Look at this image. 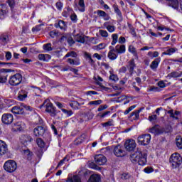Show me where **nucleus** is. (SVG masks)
Returning <instances> with one entry per match:
<instances>
[{"label":"nucleus","instance_id":"f257e3e1","mask_svg":"<svg viewBox=\"0 0 182 182\" xmlns=\"http://www.w3.org/2000/svg\"><path fill=\"white\" fill-rule=\"evenodd\" d=\"M132 163H138L139 166H146L147 164V154L141 151H137L130 155Z\"/></svg>","mask_w":182,"mask_h":182},{"label":"nucleus","instance_id":"f03ea898","mask_svg":"<svg viewBox=\"0 0 182 182\" xmlns=\"http://www.w3.org/2000/svg\"><path fill=\"white\" fill-rule=\"evenodd\" d=\"M43 107H46V112L49 113L52 117H55V116H56V108L50 101L46 100L43 103L40 105V109H42Z\"/></svg>","mask_w":182,"mask_h":182},{"label":"nucleus","instance_id":"7ed1b4c3","mask_svg":"<svg viewBox=\"0 0 182 182\" xmlns=\"http://www.w3.org/2000/svg\"><path fill=\"white\" fill-rule=\"evenodd\" d=\"M169 163L171 164L172 168L180 167V165L182 163L181 156L178 154H173L169 159Z\"/></svg>","mask_w":182,"mask_h":182},{"label":"nucleus","instance_id":"20e7f679","mask_svg":"<svg viewBox=\"0 0 182 182\" xmlns=\"http://www.w3.org/2000/svg\"><path fill=\"white\" fill-rule=\"evenodd\" d=\"M4 168L7 173H14L18 168V164L14 160H8L4 163Z\"/></svg>","mask_w":182,"mask_h":182},{"label":"nucleus","instance_id":"39448f33","mask_svg":"<svg viewBox=\"0 0 182 182\" xmlns=\"http://www.w3.org/2000/svg\"><path fill=\"white\" fill-rule=\"evenodd\" d=\"M22 82V75L16 73L11 75L9 78V83L11 86H19Z\"/></svg>","mask_w":182,"mask_h":182},{"label":"nucleus","instance_id":"423d86ee","mask_svg":"<svg viewBox=\"0 0 182 182\" xmlns=\"http://www.w3.org/2000/svg\"><path fill=\"white\" fill-rule=\"evenodd\" d=\"M151 140V135L150 134H144L138 136L137 141L141 146H147L150 144Z\"/></svg>","mask_w":182,"mask_h":182},{"label":"nucleus","instance_id":"0eeeda50","mask_svg":"<svg viewBox=\"0 0 182 182\" xmlns=\"http://www.w3.org/2000/svg\"><path fill=\"white\" fill-rule=\"evenodd\" d=\"M149 133H152L155 136H160V134H163V133H164L166 130L159 124H156L151 128H149Z\"/></svg>","mask_w":182,"mask_h":182},{"label":"nucleus","instance_id":"6e6552de","mask_svg":"<svg viewBox=\"0 0 182 182\" xmlns=\"http://www.w3.org/2000/svg\"><path fill=\"white\" fill-rule=\"evenodd\" d=\"M113 153L116 157H124V156H126V151L124 150V147L121 145H117L114 146Z\"/></svg>","mask_w":182,"mask_h":182},{"label":"nucleus","instance_id":"1a4fd4ad","mask_svg":"<svg viewBox=\"0 0 182 182\" xmlns=\"http://www.w3.org/2000/svg\"><path fill=\"white\" fill-rule=\"evenodd\" d=\"M9 72H12V70L5 68L0 69V83H6L9 76L8 73H9Z\"/></svg>","mask_w":182,"mask_h":182},{"label":"nucleus","instance_id":"9d476101","mask_svg":"<svg viewBox=\"0 0 182 182\" xmlns=\"http://www.w3.org/2000/svg\"><path fill=\"white\" fill-rule=\"evenodd\" d=\"M95 163L98 166H103L107 163V159L103 154L95 155L94 157Z\"/></svg>","mask_w":182,"mask_h":182},{"label":"nucleus","instance_id":"9b49d317","mask_svg":"<svg viewBox=\"0 0 182 182\" xmlns=\"http://www.w3.org/2000/svg\"><path fill=\"white\" fill-rule=\"evenodd\" d=\"M1 122L4 124H12V122H14V115L9 113L4 114L1 117Z\"/></svg>","mask_w":182,"mask_h":182},{"label":"nucleus","instance_id":"f8f14e48","mask_svg":"<svg viewBox=\"0 0 182 182\" xmlns=\"http://www.w3.org/2000/svg\"><path fill=\"white\" fill-rule=\"evenodd\" d=\"M136 141L134 139H128L124 143V147L127 151H133L136 149Z\"/></svg>","mask_w":182,"mask_h":182},{"label":"nucleus","instance_id":"ddd939ff","mask_svg":"<svg viewBox=\"0 0 182 182\" xmlns=\"http://www.w3.org/2000/svg\"><path fill=\"white\" fill-rule=\"evenodd\" d=\"M46 132V129L45 127L38 126L33 129V134L36 137H41V136H43L45 132Z\"/></svg>","mask_w":182,"mask_h":182},{"label":"nucleus","instance_id":"4468645a","mask_svg":"<svg viewBox=\"0 0 182 182\" xmlns=\"http://www.w3.org/2000/svg\"><path fill=\"white\" fill-rule=\"evenodd\" d=\"M75 9H78L80 12H85L86 6H85V0H79L78 4L77 3H74Z\"/></svg>","mask_w":182,"mask_h":182},{"label":"nucleus","instance_id":"2eb2a0df","mask_svg":"<svg viewBox=\"0 0 182 182\" xmlns=\"http://www.w3.org/2000/svg\"><path fill=\"white\" fill-rule=\"evenodd\" d=\"M141 110H144V107H141L139 109L133 112L129 116V120H139Z\"/></svg>","mask_w":182,"mask_h":182},{"label":"nucleus","instance_id":"dca6fc26","mask_svg":"<svg viewBox=\"0 0 182 182\" xmlns=\"http://www.w3.org/2000/svg\"><path fill=\"white\" fill-rule=\"evenodd\" d=\"M160 62H161V58L159 57L155 58L150 65V68L151 70L156 72V70H157V68H159V65H160Z\"/></svg>","mask_w":182,"mask_h":182},{"label":"nucleus","instance_id":"f3484780","mask_svg":"<svg viewBox=\"0 0 182 182\" xmlns=\"http://www.w3.org/2000/svg\"><path fill=\"white\" fill-rule=\"evenodd\" d=\"M8 153V145L5 141L0 140V156H4Z\"/></svg>","mask_w":182,"mask_h":182},{"label":"nucleus","instance_id":"a211bd4d","mask_svg":"<svg viewBox=\"0 0 182 182\" xmlns=\"http://www.w3.org/2000/svg\"><path fill=\"white\" fill-rule=\"evenodd\" d=\"M33 140V139H32L29 135H21L20 136V141L24 146H26L28 143H31Z\"/></svg>","mask_w":182,"mask_h":182},{"label":"nucleus","instance_id":"6ab92c4d","mask_svg":"<svg viewBox=\"0 0 182 182\" xmlns=\"http://www.w3.org/2000/svg\"><path fill=\"white\" fill-rule=\"evenodd\" d=\"M28 97V91L25 90H21L18 93V100H20V102H23Z\"/></svg>","mask_w":182,"mask_h":182},{"label":"nucleus","instance_id":"aec40b11","mask_svg":"<svg viewBox=\"0 0 182 182\" xmlns=\"http://www.w3.org/2000/svg\"><path fill=\"white\" fill-rule=\"evenodd\" d=\"M127 68L129 69V72L132 76L133 75V72L134 71V68H136V63H134V59H131L128 62V65H127Z\"/></svg>","mask_w":182,"mask_h":182},{"label":"nucleus","instance_id":"412c9836","mask_svg":"<svg viewBox=\"0 0 182 182\" xmlns=\"http://www.w3.org/2000/svg\"><path fill=\"white\" fill-rule=\"evenodd\" d=\"M97 15L100 18H103L104 21H109L110 19V16L107 14L105 11L102 10L97 11Z\"/></svg>","mask_w":182,"mask_h":182},{"label":"nucleus","instance_id":"4be33fe9","mask_svg":"<svg viewBox=\"0 0 182 182\" xmlns=\"http://www.w3.org/2000/svg\"><path fill=\"white\" fill-rule=\"evenodd\" d=\"M115 52H117V53L119 55H122V53H124L126 52V46L117 45L115 46Z\"/></svg>","mask_w":182,"mask_h":182},{"label":"nucleus","instance_id":"5701e85b","mask_svg":"<svg viewBox=\"0 0 182 182\" xmlns=\"http://www.w3.org/2000/svg\"><path fill=\"white\" fill-rule=\"evenodd\" d=\"M85 139H86V134H81L80 137L77 138L74 141L75 146H79V144H82V141H85Z\"/></svg>","mask_w":182,"mask_h":182},{"label":"nucleus","instance_id":"b1692460","mask_svg":"<svg viewBox=\"0 0 182 182\" xmlns=\"http://www.w3.org/2000/svg\"><path fill=\"white\" fill-rule=\"evenodd\" d=\"M112 8L115 14H117V16H119V19H123V14H122V11L119 9V6L117 4H113Z\"/></svg>","mask_w":182,"mask_h":182},{"label":"nucleus","instance_id":"393cba45","mask_svg":"<svg viewBox=\"0 0 182 182\" xmlns=\"http://www.w3.org/2000/svg\"><path fill=\"white\" fill-rule=\"evenodd\" d=\"M11 112L14 114H23V111L21 107L14 106L11 108Z\"/></svg>","mask_w":182,"mask_h":182},{"label":"nucleus","instance_id":"a878e982","mask_svg":"<svg viewBox=\"0 0 182 182\" xmlns=\"http://www.w3.org/2000/svg\"><path fill=\"white\" fill-rule=\"evenodd\" d=\"M168 2V5L171 6L174 9L178 8V0H166Z\"/></svg>","mask_w":182,"mask_h":182},{"label":"nucleus","instance_id":"bb28decb","mask_svg":"<svg viewBox=\"0 0 182 182\" xmlns=\"http://www.w3.org/2000/svg\"><path fill=\"white\" fill-rule=\"evenodd\" d=\"M100 176L97 174H92L88 179V182H100Z\"/></svg>","mask_w":182,"mask_h":182},{"label":"nucleus","instance_id":"cd10ccee","mask_svg":"<svg viewBox=\"0 0 182 182\" xmlns=\"http://www.w3.org/2000/svg\"><path fill=\"white\" fill-rule=\"evenodd\" d=\"M67 182H82V179L78 175H74L73 177L68 178Z\"/></svg>","mask_w":182,"mask_h":182},{"label":"nucleus","instance_id":"c85d7f7f","mask_svg":"<svg viewBox=\"0 0 182 182\" xmlns=\"http://www.w3.org/2000/svg\"><path fill=\"white\" fill-rule=\"evenodd\" d=\"M116 51H109L107 58L110 59V60H116L117 59V54L115 53Z\"/></svg>","mask_w":182,"mask_h":182},{"label":"nucleus","instance_id":"c756f323","mask_svg":"<svg viewBox=\"0 0 182 182\" xmlns=\"http://www.w3.org/2000/svg\"><path fill=\"white\" fill-rule=\"evenodd\" d=\"M83 105H85V102L79 103L77 101H73V102L70 103V106L73 109H79V106H83Z\"/></svg>","mask_w":182,"mask_h":182},{"label":"nucleus","instance_id":"7c9ffc66","mask_svg":"<svg viewBox=\"0 0 182 182\" xmlns=\"http://www.w3.org/2000/svg\"><path fill=\"white\" fill-rule=\"evenodd\" d=\"M67 62H68L70 65H75V66H79V65H80V60L79 59L74 60L72 58H68Z\"/></svg>","mask_w":182,"mask_h":182},{"label":"nucleus","instance_id":"2f4dec72","mask_svg":"<svg viewBox=\"0 0 182 182\" xmlns=\"http://www.w3.org/2000/svg\"><path fill=\"white\" fill-rule=\"evenodd\" d=\"M84 56L85 59L88 60V63H90L91 65H95V61L92 59V55H90V53L85 52L84 53Z\"/></svg>","mask_w":182,"mask_h":182},{"label":"nucleus","instance_id":"473e14b6","mask_svg":"<svg viewBox=\"0 0 182 182\" xmlns=\"http://www.w3.org/2000/svg\"><path fill=\"white\" fill-rule=\"evenodd\" d=\"M182 76V73H178L177 71H173V72H171V73H169L168 75V77H181Z\"/></svg>","mask_w":182,"mask_h":182},{"label":"nucleus","instance_id":"72a5a7b5","mask_svg":"<svg viewBox=\"0 0 182 182\" xmlns=\"http://www.w3.org/2000/svg\"><path fill=\"white\" fill-rule=\"evenodd\" d=\"M14 129L16 132H22L23 130V127H22V122H16L14 124Z\"/></svg>","mask_w":182,"mask_h":182},{"label":"nucleus","instance_id":"f704fd0d","mask_svg":"<svg viewBox=\"0 0 182 182\" xmlns=\"http://www.w3.org/2000/svg\"><path fill=\"white\" fill-rule=\"evenodd\" d=\"M55 28H58V26H59V28L62 30H65L66 29V23H65L63 20H60L58 24H55Z\"/></svg>","mask_w":182,"mask_h":182},{"label":"nucleus","instance_id":"c9c22d12","mask_svg":"<svg viewBox=\"0 0 182 182\" xmlns=\"http://www.w3.org/2000/svg\"><path fill=\"white\" fill-rule=\"evenodd\" d=\"M128 27L129 29V33L132 34L134 38H136L137 36V33H136V29L134 27H133V26L130 23H128Z\"/></svg>","mask_w":182,"mask_h":182},{"label":"nucleus","instance_id":"e433bc0d","mask_svg":"<svg viewBox=\"0 0 182 182\" xmlns=\"http://www.w3.org/2000/svg\"><path fill=\"white\" fill-rule=\"evenodd\" d=\"M8 11L6 10V8L4 6H1L0 8V19H4V16L6 15V13Z\"/></svg>","mask_w":182,"mask_h":182},{"label":"nucleus","instance_id":"4c0bfd02","mask_svg":"<svg viewBox=\"0 0 182 182\" xmlns=\"http://www.w3.org/2000/svg\"><path fill=\"white\" fill-rule=\"evenodd\" d=\"M129 52H130V53H132V55H134V56H135L136 58H139V55H137V51L136 50V48H134V46H129Z\"/></svg>","mask_w":182,"mask_h":182},{"label":"nucleus","instance_id":"58836bf2","mask_svg":"<svg viewBox=\"0 0 182 182\" xmlns=\"http://www.w3.org/2000/svg\"><path fill=\"white\" fill-rule=\"evenodd\" d=\"M43 48L44 50H46L47 52H50V50H53V48H52V43H50L44 44Z\"/></svg>","mask_w":182,"mask_h":182},{"label":"nucleus","instance_id":"ea45409f","mask_svg":"<svg viewBox=\"0 0 182 182\" xmlns=\"http://www.w3.org/2000/svg\"><path fill=\"white\" fill-rule=\"evenodd\" d=\"M36 143L38 147H40L41 149H43V147H45V141H43V140L41 138H38L36 139Z\"/></svg>","mask_w":182,"mask_h":182},{"label":"nucleus","instance_id":"a19ab883","mask_svg":"<svg viewBox=\"0 0 182 182\" xmlns=\"http://www.w3.org/2000/svg\"><path fill=\"white\" fill-rule=\"evenodd\" d=\"M177 50V48H169L166 52L163 53V55H168L169 56L173 55V53H175V52Z\"/></svg>","mask_w":182,"mask_h":182},{"label":"nucleus","instance_id":"79ce46f5","mask_svg":"<svg viewBox=\"0 0 182 182\" xmlns=\"http://www.w3.org/2000/svg\"><path fill=\"white\" fill-rule=\"evenodd\" d=\"M77 58V53H76V52L75 51H70L68 52L65 55V58Z\"/></svg>","mask_w":182,"mask_h":182},{"label":"nucleus","instance_id":"37998d69","mask_svg":"<svg viewBox=\"0 0 182 182\" xmlns=\"http://www.w3.org/2000/svg\"><path fill=\"white\" fill-rule=\"evenodd\" d=\"M112 41L111 43V45L114 46L117 43V39H119V35L117 33H114L112 35Z\"/></svg>","mask_w":182,"mask_h":182},{"label":"nucleus","instance_id":"c03bdc74","mask_svg":"<svg viewBox=\"0 0 182 182\" xmlns=\"http://www.w3.org/2000/svg\"><path fill=\"white\" fill-rule=\"evenodd\" d=\"M103 103V101L102 100H95V101H90L88 105L90 106H99V105H102Z\"/></svg>","mask_w":182,"mask_h":182},{"label":"nucleus","instance_id":"a18cd8bd","mask_svg":"<svg viewBox=\"0 0 182 182\" xmlns=\"http://www.w3.org/2000/svg\"><path fill=\"white\" fill-rule=\"evenodd\" d=\"M107 45L105 43H101L97 46H95V48L96 50H102V49H105L106 48Z\"/></svg>","mask_w":182,"mask_h":182},{"label":"nucleus","instance_id":"49530a36","mask_svg":"<svg viewBox=\"0 0 182 182\" xmlns=\"http://www.w3.org/2000/svg\"><path fill=\"white\" fill-rule=\"evenodd\" d=\"M0 41H1V42L4 43H7L8 41H9V37L8 35H1L0 36Z\"/></svg>","mask_w":182,"mask_h":182},{"label":"nucleus","instance_id":"de8ad7c7","mask_svg":"<svg viewBox=\"0 0 182 182\" xmlns=\"http://www.w3.org/2000/svg\"><path fill=\"white\" fill-rule=\"evenodd\" d=\"M111 75L109 76V80H112V82H117L119 80V77H117V75H114L110 72Z\"/></svg>","mask_w":182,"mask_h":182},{"label":"nucleus","instance_id":"09e8293b","mask_svg":"<svg viewBox=\"0 0 182 182\" xmlns=\"http://www.w3.org/2000/svg\"><path fill=\"white\" fill-rule=\"evenodd\" d=\"M61 111L63 112V113L66 114L68 116V117H70V116H72V114H73V112L72 110H68L66 109H61Z\"/></svg>","mask_w":182,"mask_h":182},{"label":"nucleus","instance_id":"8fccbe9b","mask_svg":"<svg viewBox=\"0 0 182 182\" xmlns=\"http://www.w3.org/2000/svg\"><path fill=\"white\" fill-rule=\"evenodd\" d=\"M65 161H69V159L68 158V156H65L62 160L60 161V162L58 164V167H60V166H63Z\"/></svg>","mask_w":182,"mask_h":182},{"label":"nucleus","instance_id":"3c124183","mask_svg":"<svg viewBox=\"0 0 182 182\" xmlns=\"http://www.w3.org/2000/svg\"><path fill=\"white\" fill-rule=\"evenodd\" d=\"M102 126H103V127L113 126V119H109L108 122L102 123Z\"/></svg>","mask_w":182,"mask_h":182},{"label":"nucleus","instance_id":"603ef678","mask_svg":"<svg viewBox=\"0 0 182 182\" xmlns=\"http://www.w3.org/2000/svg\"><path fill=\"white\" fill-rule=\"evenodd\" d=\"M176 146L178 148L180 149V150H181L182 149V138H176Z\"/></svg>","mask_w":182,"mask_h":182},{"label":"nucleus","instance_id":"864d4df0","mask_svg":"<svg viewBox=\"0 0 182 182\" xmlns=\"http://www.w3.org/2000/svg\"><path fill=\"white\" fill-rule=\"evenodd\" d=\"M100 34L101 36H102V38H107V36H109V33L105 30H100Z\"/></svg>","mask_w":182,"mask_h":182},{"label":"nucleus","instance_id":"5fc2aeb1","mask_svg":"<svg viewBox=\"0 0 182 182\" xmlns=\"http://www.w3.org/2000/svg\"><path fill=\"white\" fill-rule=\"evenodd\" d=\"M55 6L58 11H62V9L63 8V3L59 1L55 4Z\"/></svg>","mask_w":182,"mask_h":182},{"label":"nucleus","instance_id":"6e6d98bb","mask_svg":"<svg viewBox=\"0 0 182 182\" xmlns=\"http://www.w3.org/2000/svg\"><path fill=\"white\" fill-rule=\"evenodd\" d=\"M58 35H59V32H58V31L56 30H53L50 32V38H55V36H58Z\"/></svg>","mask_w":182,"mask_h":182},{"label":"nucleus","instance_id":"4d7b16f0","mask_svg":"<svg viewBox=\"0 0 182 182\" xmlns=\"http://www.w3.org/2000/svg\"><path fill=\"white\" fill-rule=\"evenodd\" d=\"M108 114H110V111H106L102 114L99 113L98 116L100 117V119H104V117H106V116H107Z\"/></svg>","mask_w":182,"mask_h":182},{"label":"nucleus","instance_id":"13d9d810","mask_svg":"<svg viewBox=\"0 0 182 182\" xmlns=\"http://www.w3.org/2000/svg\"><path fill=\"white\" fill-rule=\"evenodd\" d=\"M168 114H170V117H171L172 119H178L177 117H176V115H174V109H171V110H168L167 112Z\"/></svg>","mask_w":182,"mask_h":182},{"label":"nucleus","instance_id":"bf43d9fd","mask_svg":"<svg viewBox=\"0 0 182 182\" xmlns=\"http://www.w3.org/2000/svg\"><path fill=\"white\" fill-rule=\"evenodd\" d=\"M121 178L122 180H129V178H130V175L129 173H122L121 175Z\"/></svg>","mask_w":182,"mask_h":182},{"label":"nucleus","instance_id":"052dcab7","mask_svg":"<svg viewBox=\"0 0 182 182\" xmlns=\"http://www.w3.org/2000/svg\"><path fill=\"white\" fill-rule=\"evenodd\" d=\"M107 29L108 32H110V33L114 32V31H116V28L114 27V26H110V25L107 26Z\"/></svg>","mask_w":182,"mask_h":182},{"label":"nucleus","instance_id":"680f3d73","mask_svg":"<svg viewBox=\"0 0 182 182\" xmlns=\"http://www.w3.org/2000/svg\"><path fill=\"white\" fill-rule=\"evenodd\" d=\"M22 109V112H23V110H29L30 112L32 111V107L29 105H23L21 107Z\"/></svg>","mask_w":182,"mask_h":182},{"label":"nucleus","instance_id":"e2e57ef3","mask_svg":"<svg viewBox=\"0 0 182 182\" xmlns=\"http://www.w3.org/2000/svg\"><path fill=\"white\" fill-rule=\"evenodd\" d=\"M153 168L149 166L144 169V173H146L147 174H149V173H153Z\"/></svg>","mask_w":182,"mask_h":182},{"label":"nucleus","instance_id":"0e129e2a","mask_svg":"<svg viewBox=\"0 0 182 182\" xmlns=\"http://www.w3.org/2000/svg\"><path fill=\"white\" fill-rule=\"evenodd\" d=\"M25 154L27 156L28 160H31V157H32V153L29 150H24Z\"/></svg>","mask_w":182,"mask_h":182},{"label":"nucleus","instance_id":"69168bd1","mask_svg":"<svg viewBox=\"0 0 182 182\" xmlns=\"http://www.w3.org/2000/svg\"><path fill=\"white\" fill-rule=\"evenodd\" d=\"M6 60H11L12 59V53L11 52H6Z\"/></svg>","mask_w":182,"mask_h":182},{"label":"nucleus","instance_id":"338daca9","mask_svg":"<svg viewBox=\"0 0 182 182\" xmlns=\"http://www.w3.org/2000/svg\"><path fill=\"white\" fill-rule=\"evenodd\" d=\"M106 109H107V105H100L97 110L98 112H102L103 110H106Z\"/></svg>","mask_w":182,"mask_h":182},{"label":"nucleus","instance_id":"774afa93","mask_svg":"<svg viewBox=\"0 0 182 182\" xmlns=\"http://www.w3.org/2000/svg\"><path fill=\"white\" fill-rule=\"evenodd\" d=\"M67 41L70 46H72V45H75V41H73V38L72 37H69L68 38H67Z\"/></svg>","mask_w":182,"mask_h":182}]
</instances>
